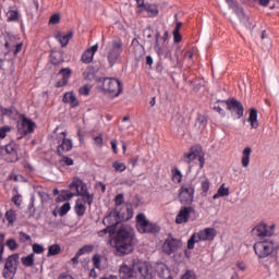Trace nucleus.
Returning a JSON list of instances; mask_svg holds the SVG:
<instances>
[{"label": "nucleus", "instance_id": "nucleus-40", "mask_svg": "<svg viewBox=\"0 0 279 279\" xmlns=\"http://www.w3.org/2000/svg\"><path fill=\"white\" fill-rule=\"evenodd\" d=\"M112 168L116 172H124L126 169L125 163H122L121 161H113Z\"/></svg>", "mask_w": 279, "mask_h": 279}, {"label": "nucleus", "instance_id": "nucleus-59", "mask_svg": "<svg viewBox=\"0 0 279 279\" xmlns=\"http://www.w3.org/2000/svg\"><path fill=\"white\" fill-rule=\"evenodd\" d=\"M22 50V44H19L15 46V49H13V54L20 53Z\"/></svg>", "mask_w": 279, "mask_h": 279}, {"label": "nucleus", "instance_id": "nucleus-17", "mask_svg": "<svg viewBox=\"0 0 279 279\" xmlns=\"http://www.w3.org/2000/svg\"><path fill=\"white\" fill-rule=\"evenodd\" d=\"M276 229V225H265V223H260L257 225V227H255L253 229L254 233L259 236V238H266V236H271L274 235V230Z\"/></svg>", "mask_w": 279, "mask_h": 279}, {"label": "nucleus", "instance_id": "nucleus-54", "mask_svg": "<svg viewBox=\"0 0 279 279\" xmlns=\"http://www.w3.org/2000/svg\"><path fill=\"white\" fill-rule=\"evenodd\" d=\"M182 40L180 32L173 31V43L179 44Z\"/></svg>", "mask_w": 279, "mask_h": 279}, {"label": "nucleus", "instance_id": "nucleus-44", "mask_svg": "<svg viewBox=\"0 0 279 279\" xmlns=\"http://www.w3.org/2000/svg\"><path fill=\"white\" fill-rule=\"evenodd\" d=\"M5 246L9 247L11 251H16L19 247L17 242L14 239L7 240Z\"/></svg>", "mask_w": 279, "mask_h": 279}, {"label": "nucleus", "instance_id": "nucleus-14", "mask_svg": "<svg viewBox=\"0 0 279 279\" xmlns=\"http://www.w3.org/2000/svg\"><path fill=\"white\" fill-rule=\"evenodd\" d=\"M110 213H116V216L129 221L133 218V206L132 204H123V206H116Z\"/></svg>", "mask_w": 279, "mask_h": 279}, {"label": "nucleus", "instance_id": "nucleus-28", "mask_svg": "<svg viewBox=\"0 0 279 279\" xmlns=\"http://www.w3.org/2000/svg\"><path fill=\"white\" fill-rule=\"evenodd\" d=\"M62 101H63V104H69L70 107H72V108L78 107L77 97L72 92L63 94Z\"/></svg>", "mask_w": 279, "mask_h": 279}, {"label": "nucleus", "instance_id": "nucleus-63", "mask_svg": "<svg viewBox=\"0 0 279 279\" xmlns=\"http://www.w3.org/2000/svg\"><path fill=\"white\" fill-rule=\"evenodd\" d=\"M110 146H112L113 154H117V151H118L117 142L116 141L110 142Z\"/></svg>", "mask_w": 279, "mask_h": 279}, {"label": "nucleus", "instance_id": "nucleus-64", "mask_svg": "<svg viewBox=\"0 0 279 279\" xmlns=\"http://www.w3.org/2000/svg\"><path fill=\"white\" fill-rule=\"evenodd\" d=\"M59 279H73V278L68 274H60Z\"/></svg>", "mask_w": 279, "mask_h": 279}, {"label": "nucleus", "instance_id": "nucleus-8", "mask_svg": "<svg viewBox=\"0 0 279 279\" xmlns=\"http://www.w3.org/2000/svg\"><path fill=\"white\" fill-rule=\"evenodd\" d=\"M133 269H135V279H151L153 278V268L146 262L140 259H133Z\"/></svg>", "mask_w": 279, "mask_h": 279}, {"label": "nucleus", "instance_id": "nucleus-9", "mask_svg": "<svg viewBox=\"0 0 279 279\" xmlns=\"http://www.w3.org/2000/svg\"><path fill=\"white\" fill-rule=\"evenodd\" d=\"M102 89L109 93L110 97H119L122 93V84L119 80L106 77L102 81Z\"/></svg>", "mask_w": 279, "mask_h": 279}, {"label": "nucleus", "instance_id": "nucleus-6", "mask_svg": "<svg viewBox=\"0 0 279 279\" xmlns=\"http://www.w3.org/2000/svg\"><path fill=\"white\" fill-rule=\"evenodd\" d=\"M21 255L19 253H13L7 257L4 263V269H2V277L4 279H14L15 274H17L19 260Z\"/></svg>", "mask_w": 279, "mask_h": 279}, {"label": "nucleus", "instance_id": "nucleus-21", "mask_svg": "<svg viewBox=\"0 0 279 279\" xmlns=\"http://www.w3.org/2000/svg\"><path fill=\"white\" fill-rule=\"evenodd\" d=\"M119 276L120 279H136L137 276L135 269L133 268V263L132 267H129L126 264L121 265L119 269Z\"/></svg>", "mask_w": 279, "mask_h": 279}, {"label": "nucleus", "instance_id": "nucleus-56", "mask_svg": "<svg viewBox=\"0 0 279 279\" xmlns=\"http://www.w3.org/2000/svg\"><path fill=\"white\" fill-rule=\"evenodd\" d=\"M94 145L101 147L102 146V137L101 135H98L96 137H94Z\"/></svg>", "mask_w": 279, "mask_h": 279}, {"label": "nucleus", "instance_id": "nucleus-20", "mask_svg": "<svg viewBox=\"0 0 279 279\" xmlns=\"http://www.w3.org/2000/svg\"><path fill=\"white\" fill-rule=\"evenodd\" d=\"M128 221L126 219H122L121 217L117 216L116 213H109L106 217L102 219V223L106 227H113L116 228L117 225Z\"/></svg>", "mask_w": 279, "mask_h": 279}, {"label": "nucleus", "instance_id": "nucleus-49", "mask_svg": "<svg viewBox=\"0 0 279 279\" xmlns=\"http://www.w3.org/2000/svg\"><path fill=\"white\" fill-rule=\"evenodd\" d=\"M83 77H85V80H92L93 78L92 68H86L85 69V72H83Z\"/></svg>", "mask_w": 279, "mask_h": 279}, {"label": "nucleus", "instance_id": "nucleus-26", "mask_svg": "<svg viewBox=\"0 0 279 279\" xmlns=\"http://www.w3.org/2000/svg\"><path fill=\"white\" fill-rule=\"evenodd\" d=\"M157 276H159L160 279H173L172 274H170L169 267L165 264H159L156 267Z\"/></svg>", "mask_w": 279, "mask_h": 279}, {"label": "nucleus", "instance_id": "nucleus-57", "mask_svg": "<svg viewBox=\"0 0 279 279\" xmlns=\"http://www.w3.org/2000/svg\"><path fill=\"white\" fill-rule=\"evenodd\" d=\"M62 162L63 165H66V167H71L73 165V159L69 157H63Z\"/></svg>", "mask_w": 279, "mask_h": 279}, {"label": "nucleus", "instance_id": "nucleus-43", "mask_svg": "<svg viewBox=\"0 0 279 279\" xmlns=\"http://www.w3.org/2000/svg\"><path fill=\"white\" fill-rule=\"evenodd\" d=\"M93 265L94 268L99 269L101 267V255L100 254H95L93 256Z\"/></svg>", "mask_w": 279, "mask_h": 279}, {"label": "nucleus", "instance_id": "nucleus-19", "mask_svg": "<svg viewBox=\"0 0 279 279\" xmlns=\"http://www.w3.org/2000/svg\"><path fill=\"white\" fill-rule=\"evenodd\" d=\"M60 136L62 138V142L57 147V153L59 155H64V154H66V153L72 150L73 143H72V141L70 138L65 137L66 136L65 132L60 133Z\"/></svg>", "mask_w": 279, "mask_h": 279}, {"label": "nucleus", "instance_id": "nucleus-48", "mask_svg": "<svg viewBox=\"0 0 279 279\" xmlns=\"http://www.w3.org/2000/svg\"><path fill=\"white\" fill-rule=\"evenodd\" d=\"M201 190H203V193H208L209 191V180L206 179V181L201 182Z\"/></svg>", "mask_w": 279, "mask_h": 279}, {"label": "nucleus", "instance_id": "nucleus-31", "mask_svg": "<svg viewBox=\"0 0 279 279\" xmlns=\"http://www.w3.org/2000/svg\"><path fill=\"white\" fill-rule=\"evenodd\" d=\"M247 122L251 124L252 129H258V111L256 109L250 110V117L247 118Z\"/></svg>", "mask_w": 279, "mask_h": 279}, {"label": "nucleus", "instance_id": "nucleus-23", "mask_svg": "<svg viewBox=\"0 0 279 279\" xmlns=\"http://www.w3.org/2000/svg\"><path fill=\"white\" fill-rule=\"evenodd\" d=\"M19 146L15 143H9L1 148L2 151H5L7 155L11 156V162H15L19 159L17 156Z\"/></svg>", "mask_w": 279, "mask_h": 279}, {"label": "nucleus", "instance_id": "nucleus-60", "mask_svg": "<svg viewBox=\"0 0 279 279\" xmlns=\"http://www.w3.org/2000/svg\"><path fill=\"white\" fill-rule=\"evenodd\" d=\"M236 267L238 269H240L241 271H245L246 269V266L244 263H236Z\"/></svg>", "mask_w": 279, "mask_h": 279}, {"label": "nucleus", "instance_id": "nucleus-11", "mask_svg": "<svg viewBox=\"0 0 279 279\" xmlns=\"http://www.w3.org/2000/svg\"><path fill=\"white\" fill-rule=\"evenodd\" d=\"M36 124L34 121H32L28 118H23L20 120V122L16 124L17 133L20 136L24 137L28 134H33L35 131Z\"/></svg>", "mask_w": 279, "mask_h": 279}, {"label": "nucleus", "instance_id": "nucleus-34", "mask_svg": "<svg viewBox=\"0 0 279 279\" xmlns=\"http://www.w3.org/2000/svg\"><path fill=\"white\" fill-rule=\"evenodd\" d=\"M230 195L229 187H226V184L220 185L219 190H217V193L214 194L213 199H219L220 197H227Z\"/></svg>", "mask_w": 279, "mask_h": 279}, {"label": "nucleus", "instance_id": "nucleus-3", "mask_svg": "<svg viewBox=\"0 0 279 279\" xmlns=\"http://www.w3.org/2000/svg\"><path fill=\"white\" fill-rule=\"evenodd\" d=\"M253 248L257 257L269 258L270 256H274L277 251H279V242H276L272 239H267L256 242Z\"/></svg>", "mask_w": 279, "mask_h": 279}, {"label": "nucleus", "instance_id": "nucleus-10", "mask_svg": "<svg viewBox=\"0 0 279 279\" xmlns=\"http://www.w3.org/2000/svg\"><path fill=\"white\" fill-rule=\"evenodd\" d=\"M180 247H182V241L169 235V238H167L162 244V252L167 256H170L175 253Z\"/></svg>", "mask_w": 279, "mask_h": 279}, {"label": "nucleus", "instance_id": "nucleus-61", "mask_svg": "<svg viewBox=\"0 0 279 279\" xmlns=\"http://www.w3.org/2000/svg\"><path fill=\"white\" fill-rule=\"evenodd\" d=\"M185 59H186V60H192V59H193V52H192V50H187V51L185 52Z\"/></svg>", "mask_w": 279, "mask_h": 279}, {"label": "nucleus", "instance_id": "nucleus-39", "mask_svg": "<svg viewBox=\"0 0 279 279\" xmlns=\"http://www.w3.org/2000/svg\"><path fill=\"white\" fill-rule=\"evenodd\" d=\"M182 178H183V174L179 169L175 168V169L172 170V181L173 182L181 183Z\"/></svg>", "mask_w": 279, "mask_h": 279}, {"label": "nucleus", "instance_id": "nucleus-33", "mask_svg": "<svg viewBox=\"0 0 279 279\" xmlns=\"http://www.w3.org/2000/svg\"><path fill=\"white\" fill-rule=\"evenodd\" d=\"M4 217L7 222L9 223V227H12L17 220V213H15V210L13 209L7 210Z\"/></svg>", "mask_w": 279, "mask_h": 279}, {"label": "nucleus", "instance_id": "nucleus-2", "mask_svg": "<svg viewBox=\"0 0 279 279\" xmlns=\"http://www.w3.org/2000/svg\"><path fill=\"white\" fill-rule=\"evenodd\" d=\"M70 191H75L76 193L66 191L65 195L68 199H71L72 197H82V199L88 201V206H92L93 204V194L88 193V187L86 183H84L78 178H73L72 183L69 185Z\"/></svg>", "mask_w": 279, "mask_h": 279}, {"label": "nucleus", "instance_id": "nucleus-55", "mask_svg": "<svg viewBox=\"0 0 279 279\" xmlns=\"http://www.w3.org/2000/svg\"><path fill=\"white\" fill-rule=\"evenodd\" d=\"M78 93H80V95H82V96H88V94H89V86L86 85V86L80 88V89H78Z\"/></svg>", "mask_w": 279, "mask_h": 279}, {"label": "nucleus", "instance_id": "nucleus-32", "mask_svg": "<svg viewBox=\"0 0 279 279\" xmlns=\"http://www.w3.org/2000/svg\"><path fill=\"white\" fill-rule=\"evenodd\" d=\"M250 156H252V148L244 147L243 155L241 156V166L243 168H248L250 166Z\"/></svg>", "mask_w": 279, "mask_h": 279}, {"label": "nucleus", "instance_id": "nucleus-53", "mask_svg": "<svg viewBox=\"0 0 279 279\" xmlns=\"http://www.w3.org/2000/svg\"><path fill=\"white\" fill-rule=\"evenodd\" d=\"M12 203L15 204V206H21L22 204V196L21 194H16L12 197Z\"/></svg>", "mask_w": 279, "mask_h": 279}, {"label": "nucleus", "instance_id": "nucleus-42", "mask_svg": "<svg viewBox=\"0 0 279 279\" xmlns=\"http://www.w3.org/2000/svg\"><path fill=\"white\" fill-rule=\"evenodd\" d=\"M71 210V204L65 203L60 207L59 215L60 217H64Z\"/></svg>", "mask_w": 279, "mask_h": 279}, {"label": "nucleus", "instance_id": "nucleus-27", "mask_svg": "<svg viewBox=\"0 0 279 279\" xmlns=\"http://www.w3.org/2000/svg\"><path fill=\"white\" fill-rule=\"evenodd\" d=\"M86 204H88V199L86 198H78L75 203V213L76 216L83 217L86 213Z\"/></svg>", "mask_w": 279, "mask_h": 279}, {"label": "nucleus", "instance_id": "nucleus-30", "mask_svg": "<svg viewBox=\"0 0 279 279\" xmlns=\"http://www.w3.org/2000/svg\"><path fill=\"white\" fill-rule=\"evenodd\" d=\"M72 37H73V32H69L66 34L59 33L56 35L57 41H59L60 46H62V47L68 46V44L72 39Z\"/></svg>", "mask_w": 279, "mask_h": 279}, {"label": "nucleus", "instance_id": "nucleus-50", "mask_svg": "<svg viewBox=\"0 0 279 279\" xmlns=\"http://www.w3.org/2000/svg\"><path fill=\"white\" fill-rule=\"evenodd\" d=\"M59 21H61V17L58 14H54V15L50 16L49 24L58 25Z\"/></svg>", "mask_w": 279, "mask_h": 279}, {"label": "nucleus", "instance_id": "nucleus-15", "mask_svg": "<svg viewBox=\"0 0 279 279\" xmlns=\"http://www.w3.org/2000/svg\"><path fill=\"white\" fill-rule=\"evenodd\" d=\"M226 2L229 4L230 9L235 10L236 16L240 19V22L244 25V27L252 28V24L250 23L248 15L245 14V11H243L242 8L236 7L233 0H226Z\"/></svg>", "mask_w": 279, "mask_h": 279}, {"label": "nucleus", "instance_id": "nucleus-24", "mask_svg": "<svg viewBox=\"0 0 279 279\" xmlns=\"http://www.w3.org/2000/svg\"><path fill=\"white\" fill-rule=\"evenodd\" d=\"M71 68H63L62 70H60V75H62V80L57 82V87L61 88L63 86H68L69 80L71 78Z\"/></svg>", "mask_w": 279, "mask_h": 279}, {"label": "nucleus", "instance_id": "nucleus-62", "mask_svg": "<svg viewBox=\"0 0 279 279\" xmlns=\"http://www.w3.org/2000/svg\"><path fill=\"white\" fill-rule=\"evenodd\" d=\"M214 110H216L217 113H219L220 116H225V114H226V112L223 111V109L220 108V107H214Z\"/></svg>", "mask_w": 279, "mask_h": 279}, {"label": "nucleus", "instance_id": "nucleus-13", "mask_svg": "<svg viewBox=\"0 0 279 279\" xmlns=\"http://www.w3.org/2000/svg\"><path fill=\"white\" fill-rule=\"evenodd\" d=\"M195 195V187L190 184H183L180 187V203L182 205H190L193 203Z\"/></svg>", "mask_w": 279, "mask_h": 279}, {"label": "nucleus", "instance_id": "nucleus-12", "mask_svg": "<svg viewBox=\"0 0 279 279\" xmlns=\"http://www.w3.org/2000/svg\"><path fill=\"white\" fill-rule=\"evenodd\" d=\"M201 151L202 149L199 147L190 148V150L183 155V161L190 163L197 159L199 161V167L203 168L205 166V157Z\"/></svg>", "mask_w": 279, "mask_h": 279}, {"label": "nucleus", "instance_id": "nucleus-22", "mask_svg": "<svg viewBox=\"0 0 279 279\" xmlns=\"http://www.w3.org/2000/svg\"><path fill=\"white\" fill-rule=\"evenodd\" d=\"M154 50H156L157 56H159L160 59H169V61H172V52H170V48L166 44L160 46L158 43H156Z\"/></svg>", "mask_w": 279, "mask_h": 279}, {"label": "nucleus", "instance_id": "nucleus-1", "mask_svg": "<svg viewBox=\"0 0 279 279\" xmlns=\"http://www.w3.org/2000/svg\"><path fill=\"white\" fill-rule=\"evenodd\" d=\"M109 234V243L116 248V256L122 257L132 254L136 244L135 233L129 225L120 226L116 232V227H106V229L98 232L99 238H105ZM116 238H112L114 236Z\"/></svg>", "mask_w": 279, "mask_h": 279}, {"label": "nucleus", "instance_id": "nucleus-58", "mask_svg": "<svg viewBox=\"0 0 279 279\" xmlns=\"http://www.w3.org/2000/svg\"><path fill=\"white\" fill-rule=\"evenodd\" d=\"M20 235H22V240L25 241V242L32 241V238L26 233L22 232V233H20Z\"/></svg>", "mask_w": 279, "mask_h": 279}, {"label": "nucleus", "instance_id": "nucleus-45", "mask_svg": "<svg viewBox=\"0 0 279 279\" xmlns=\"http://www.w3.org/2000/svg\"><path fill=\"white\" fill-rule=\"evenodd\" d=\"M45 252V247L41 244H33V254L41 255Z\"/></svg>", "mask_w": 279, "mask_h": 279}, {"label": "nucleus", "instance_id": "nucleus-5", "mask_svg": "<svg viewBox=\"0 0 279 279\" xmlns=\"http://www.w3.org/2000/svg\"><path fill=\"white\" fill-rule=\"evenodd\" d=\"M123 52V43L121 39H114L107 45V62L110 66H114L117 61L121 59Z\"/></svg>", "mask_w": 279, "mask_h": 279}, {"label": "nucleus", "instance_id": "nucleus-46", "mask_svg": "<svg viewBox=\"0 0 279 279\" xmlns=\"http://www.w3.org/2000/svg\"><path fill=\"white\" fill-rule=\"evenodd\" d=\"M4 240H5V235L4 233L0 234V263H2V254H4Z\"/></svg>", "mask_w": 279, "mask_h": 279}, {"label": "nucleus", "instance_id": "nucleus-4", "mask_svg": "<svg viewBox=\"0 0 279 279\" xmlns=\"http://www.w3.org/2000/svg\"><path fill=\"white\" fill-rule=\"evenodd\" d=\"M217 236V231L215 228H206L199 230L192 234L190 240H187V250L195 248V244L199 242H213Z\"/></svg>", "mask_w": 279, "mask_h": 279}, {"label": "nucleus", "instance_id": "nucleus-51", "mask_svg": "<svg viewBox=\"0 0 279 279\" xmlns=\"http://www.w3.org/2000/svg\"><path fill=\"white\" fill-rule=\"evenodd\" d=\"M169 34L166 32L163 33V36L161 37V35L159 33L156 34V44H159V40L162 39L163 40V45H166V40L168 38Z\"/></svg>", "mask_w": 279, "mask_h": 279}, {"label": "nucleus", "instance_id": "nucleus-41", "mask_svg": "<svg viewBox=\"0 0 279 279\" xmlns=\"http://www.w3.org/2000/svg\"><path fill=\"white\" fill-rule=\"evenodd\" d=\"M12 132V126L4 125L0 128V138L1 141L4 140L9 133Z\"/></svg>", "mask_w": 279, "mask_h": 279}, {"label": "nucleus", "instance_id": "nucleus-18", "mask_svg": "<svg viewBox=\"0 0 279 279\" xmlns=\"http://www.w3.org/2000/svg\"><path fill=\"white\" fill-rule=\"evenodd\" d=\"M195 211V209L192 206L182 207V209L179 210V214L175 216V223L177 225H183L187 223L190 219V215H192Z\"/></svg>", "mask_w": 279, "mask_h": 279}, {"label": "nucleus", "instance_id": "nucleus-16", "mask_svg": "<svg viewBox=\"0 0 279 279\" xmlns=\"http://www.w3.org/2000/svg\"><path fill=\"white\" fill-rule=\"evenodd\" d=\"M222 104H223V106L227 107V109L231 113H236L238 119L243 117L245 109L243 108L242 102L234 100V99H229V100L222 101Z\"/></svg>", "mask_w": 279, "mask_h": 279}, {"label": "nucleus", "instance_id": "nucleus-47", "mask_svg": "<svg viewBox=\"0 0 279 279\" xmlns=\"http://www.w3.org/2000/svg\"><path fill=\"white\" fill-rule=\"evenodd\" d=\"M114 202H116V207H123V205H130V204L123 203V194H117Z\"/></svg>", "mask_w": 279, "mask_h": 279}, {"label": "nucleus", "instance_id": "nucleus-35", "mask_svg": "<svg viewBox=\"0 0 279 279\" xmlns=\"http://www.w3.org/2000/svg\"><path fill=\"white\" fill-rule=\"evenodd\" d=\"M21 260H22V265L24 267H34V265H35V254L29 253V255H26L25 257H22Z\"/></svg>", "mask_w": 279, "mask_h": 279}, {"label": "nucleus", "instance_id": "nucleus-7", "mask_svg": "<svg viewBox=\"0 0 279 279\" xmlns=\"http://www.w3.org/2000/svg\"><path fill=\"white\" fill-rule=\"evenodd\" d=\"M136 229H137V232L142 234L159 232V227L155 223L149 222V220L146 219V216L144 213L136 215Z\"/></svg>", "mask_w": 279, "mask_h": 279}, {"label": "nucleus", "instance_id": "nucleus-36", "mask_svg": "<svg viewBox=\"0 0 279 279\" xmlns=\"http://www.w3.org/2000/svg\"><path fill=\"white\" fill-rule=\"evenodd\" d=\"M7 22H17L21 19V13L17 10H9L5 13Z\"/></svg>", "mask_w": 279, "mask_h": 279}, {"label": "nucleus", "instance_id": "nucleus-29", "mask_svg": "<svg viewBox=\"0 0 279 279\" xmlns=\"http://www.w3.org/2000/svg\"><path fill=\"white\" fill-rule=\"evenodd\" d=\"M140 12H146L147 16L149 17H156L159 14L158 5L149 4V3H146V5H143Z\"/></svg>", "mask_w": 279, "mask_h": 279}, {"label": "nucleus", "instance_id": "nucleus-52", "mask_svg": "<svg viewBox=\"0 0 279 279\" xmlns=\"http://www.w3.org/2000/svg\"><path fill=\"white\" fill-rule=\"evenodd\" d=\"M181 279H196L195 271L187 270Z\"/></svg>", "mask_w": 279, "mask_h": 279}, {"label": "nucleus", "instance_id": "nucleus-25", "mask_svg": "<svg viewBox=\"0 0 279 279\" xmlns=\"http://www.w3.org/2000/svg\"><path fill=\"white\" fill-rule=\"evenodd\" d=\"M98 51V45L92 46V48L87 49L82 54V61L83 63L90 64L93 61V58L95 57V53Z\"/></svg>", "mask_w": 279, "mask_h": 279}, {"label": "nucleus", "instance_id": "nucleus-37", "mask_svg": "<svg viewBox=\"0 0 279 279\" xmlns=\"http://www.w3.org/2000/svg\"><path fill=\"white\" fill-rule=\"evenodd\" d=\"M93 250H95V245L86 244V245H83L82 248L76 251V254H77V256H83L85 254H90L93 252Z\"/></svg>", "mask_w": 279, "mask_h": 279}, {"label": "nucleus", "instance_id": "nucleus-38", "mask_svg": "<svg viewBox=\"0 0 279 279\" xmlns=\"http://www.w3.org/2000/svg\"><path fill=\"white\" fill-rule=\"evenodd\" d=\"M61 253V245L52 244L48 247V257L58 256Z\"/></svg>", "mask_w": 279, "mask_h": 279}]
</instances>
